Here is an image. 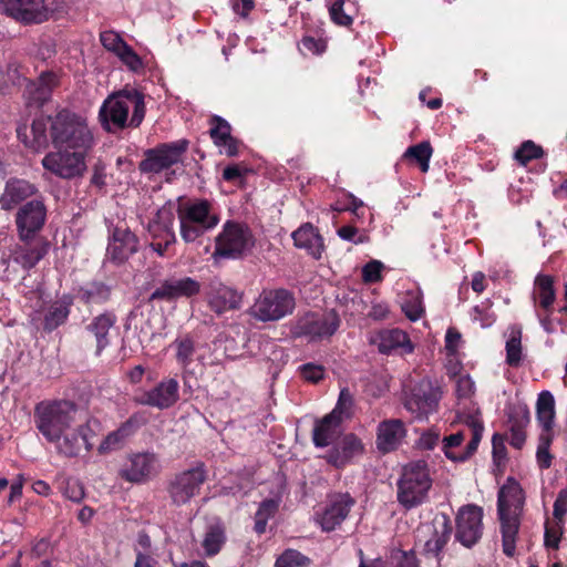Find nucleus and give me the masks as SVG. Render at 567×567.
<instances>
[{
    "mask_svg": "<svg viewBox=\"0 0 567 567\" xmlns=\"http://www.w3.org/2000/svg\"><path fill=\"white\" fill-rule=\"evenodd\" d=\"M522 329L517 326L509 328V336L506 341V362L517 367L522 361Z\"/></svg>",
    "mask_w": 567,
    "mask_h": 567,
    "instance_id": "nucleus-43",
    "label": "nucleus"
},
{
    "mask_svg": "<svg viewBox=\"0 0 567 567\" xmlns=\"http://www.w3.org/2000/svg\"><path fill=\"white\" fill-rule=\"evenodd\" d=\"M432 153L433 148L431 144L429 142H421L416 145L410 146L405 151L404 157L414 159L419 164L421 171L426 173L430 167Z\"/></svg>",
    "mask_w": 567,
    "mask_h": 567,
    "instance_id": "nucleus-44",
    "label": "nucleus"
},
{
    "mask_svg": "<svg viewBox=\"0 0 567 567\" xmlns=\"http://www.w3.org/2000/svg\"><path fill=\"white\" fill-rule=\"evenodd\" d=\"M19 140L34 151L44 150L49 141L55 148H71L90 152L94 135L87 120L76 113L62 110L54 116L38 117L29 130H17Z\"/></svg>",
    "mask_w": 567,
    "mask_h": 567,
    "instance_id": "nucleus-1",
    "label": "nucleus"
},
{
    "mask_svg": "<svg viewBox=\"0 0 567 567\" xmlns=\"http://www.w3.org/2000/svg\"><path fill=\"white\" fill-rule=\"evenodd\" d=\"M461 333L454 328H450L445 334V349L450 354H455L461 344Z\"/></svg>",
    "mask_w": 567,
    "mask_h": 567,
    "instance_id": "nucleus-64",
    "label": "nucleus"
},
{
    "mask_svg": "<svg viewBox=\"0 0 567 567\" xmlns=\"http://www.w3.org/2000/svg\"><path fill=\"white\" fill-rule=\"evenodd\" d=\"M106 254L112 261L121 264L136 252L137 237L125 225L110 226Z\"/></svg>",
    "mask_w": 567,
    "mask_h": 567,
    "instance_id": "nucleus-21",
    "label": "nucleus"
},
{
    "mask_svg": "<svg viewBox=\"0 0 567 567\" xmlns=\"http://www.w3.org/2000/svg\"><path fill=\"white\" fill-rule=\"evenodd\" d=\"M178 390L179 384L176 379H165L138 396L137 402L159 410L168 409L177 402Z\"/></svg>",
    "mask_w": 567,
    "mask_h": 567,
    "instance_id": "nucleus-24",
    "label": "nucleus"
},
{
    "mask_svg": "<svg viewBox=\"0 0 567 567\" xmlns=\"http://www.w3.org/2000/svg\"><path fill=\"white\" fill-rule=\"evenodd\" d=\"M392 558L395 560V567H419L413 551L396 550L393 553Z\"/></svg>",
    "mask_w": 567,
    "mask_h": 567,
    "instance_id": "nucleus-60",
    "label": "nucleus"
},
{
    "mask_svg": "<svg viewBox=\"0 0 567 567\" xmlns=\"http://www.w3.org/2000/svg\"><path fill=\"white\" fill-rule=\"evenodd\" d=\"M300 373L305 380L316 383L323 378L324 369L319 364L306 363L300 367Z\"/></svg>",
    "mask_w": 567,
    "mask_h": 567,
    "instance_id": "nucleus-56",
    "label": "nucleus"
},
{
    "mask_svg": "<svg viewBox=\"0 0 567 567\" xmlns=\"http://www.w3.org/2000/svg\"><path fill=\"white\" fill-rule=\"evenodd\" d=\"M71 300L62 299L50 306L44 316V329L52 331L63 324L70 315Z\"/></svg>",
    "mask_w": 567,
    "mask_h": 567,
    "instance_id": "nucleus-41",
    "label": "nucleus"
},
{
    "mask_svg": "<svg viewBox=\"0 0 567 567\" xmlns=\"http://www.w3.org/2000/svg\"><path fill=\"white\" fill-rule=\"evenodd\" d=\"M226 542L225 527L219 524H213L205 533L202 546L207 556H214L219 553Z\"/></svg>",
    "mask_w": 567,
    "mask_h": 567,
    "instance_id": "nucleus-42",
    "label": "nucleus"
},
{
    "mask_svg": "<svg viewBox=\"0 0 567 567\" xmlns=\"http://www.w3.org/2000/svg\"><path fill=\"white\" fill-rule=\"evenodd\" d=\"M110 296L109 288L99 282H93L80 290V297L87 303H99L105 301Z\"/></svg>",
    "mask_w": 567,
    "mask_h": 567,
    "instance_id": "nucleus-46",
    "label": "nucleus"
},
{
    "mask_svg": "<svg viewBox=\"0 0 567 567\" xmlns=\"http://www.w3.org/2000/svg\"><path fill=\"white\" fill-rule=\"evenodd\" d=\"M64 8L62 0H0V12L25 25L43 23Z\"/></svg>",
    "mask_w": 567,
    "mask_h": 567,
    "instance_id": "nucleus-7",
    "label": "nucleus"
},
{
    "mask_svg": "<svg viewBox=\"0 0 567 567\" xmlns=\"http://www.w3.org/2000/svg\"><path fill=\"white\" fill-rule=\"evenodd\" d=\"M207 471L203 463L177 473L168 483L167 492L176 506L188 504L196 497L206 482Z\"/></svg>",
    "mask_w": 567,
    "mask_h": 567,
    "instance_id": "nucleus-13",
    "label": "nucleus"
},
{
    "mask_svg": "<svg viewBox=\"0 0 567 567\" xmlns=\"http://www.w3.org/2000/svg\"><path fill=\"white\" fill-rule=\"evenodd\" d=\"M452 527L446 516L434 519V535L425 543V550L437 556L450 539Z\"/></svg>",
    "mask_w": 567,
    "mask_h": 567,
    "instance_id": "nucleus-38",
    "label": "nucleus"
},
{
    "mask_svg": "<svg viewBox=\"0 0 567 567\" xmlns=\"http://www.w3.org/2000/svg\"><path fill=\"white\" fill-rule=\"evenodd\" d=\"M567 513V488L561 489L554 503V517L557 522L564 523V517Z\"/></svg>",
    "mask_w": 567,
    "mask_h": 567,
    "instance_id": "nucleus-61",
    "label": "nucleus"
},
{
    "mask_svg": "<svg viewBox=\"0 0 567 567\" xmlns=\"http://www.w3.org/2000/svg\"><path fill=\"white\" fill-rule=\"evenodd\" d=\"M133 433V423L125 422L117 430L109 433L97 447L100 454H107L120 450L125 444L126 439Z\"/></svg>",
    "mask_w": 567,
    "mask_h": 567,
    "instance_id": "nucleus-39",
    "label": "nucleus"
},
{
    "mask_svg": "<svg viewBox=\"0 0 567 567\" xmlns=\"http://www.w3.org/2000/svg\"><path fill=\"white\" fill-rule=\"evenodd\" d=\"M24 82L23 97L29 105L39 107L50 100L58 79L52 72H43L37 81L24 80Z\"/></svg>",
    "mask_w": 567,
    "mask_h": 567,
    "instance_id": "nucleus-26",
    "label": "nucleus"
},
{
    "mask_svg": "<svg viewBox=\"0 0 567 567\" xmlns=\"http://www.w3.org/2000/svg\"><path fill=\"white\" fill-rule=\"evenodd\" d=\"M255 237L244 224L227 221L216 237L215 258L238 259L251 251Z\"/></svg>",
    "mask_w": 567,
    "mask_h": 567,
    "instance_id": "nucleus-8",
    "label": "nucleus"
},
{
    "mask_svg": "<svg viewBox=\"0 0 567 567\" xmlns=\"http://www.w3.org/2000/svg\"><path fill=\"white\" fill-rule=\"evenodd\" d=\"M342 423L329 414L318 420L312 430L313 444L317 447H327L336 443L342 434Z\"/></svg>",
    "mask_w": 567,
    "mask_h": 567,
    "instance_id": "nucleus-31",
    "label": "nucleus"
},
{
    "mask_svg": "<svg viewBox=\"0 0 567 567\" xmlns=\"http://www.w3.org/2000/svg\"><path fill=\"white\" fill-rule=\"evenodd\" d=\"M529 423V413L527 410L520 409L509 414L508 426H509V444L515 449H522L526 433L525 429Z\"/></svg>",
    "mask_w": 567,
    "mask_h": 567,
    "instance_id": "nucleus-37",
    "label": "nucleus"
},
{
    "mask_svg": "<svg viewBox=\"0 0 567 567\" xmlns=\"http://www.w3.org/2000/svg\"><path fill=\"white\" fill-rule=\"evenodd\" d=\"M543 155V150L537 146L532 141H526L522 144V146L516 151L515 158L522 163L523 165H526L527 162L539 158Z\"/></svg>",
    "mask_w": 567,
    "mask_h": 567,
    "instance_id": "nucleus-52",
    "label": "nucleus"
},
{
    "mask_svg": "<svg viewBox=\"0 0 567 567\" xmlns=\"http://www.w3.org/2000/svg\"><path fill=\"white\" fill-rule=\"evenodd\" d=\"M91 184L99 188L106 184V165L101 161H97L93 166Z\"/></svg>",
    "mask_w": 567,
    "mask_h": 567,
    "instance_id": "nucleus-63",
    "label": "nucleus"
},
{
    "mask_svg": "<svg viewBox=\"0 0 567 567\" xmlns=\"http://www.w3.org/2000/svg\"><path fill=\"white\" fill-rule=\"evenodd\" d=\"M533 296L535 299H538L539 306L548 311L556 297L553 277L538 275L535 279Z\"/></svg>",
    "mask_w": 567,
    "mask_h": 567,
    "instance_id": "nucleus-40",
    "label": "nucleus"
},
{
    "mask_svg": "<svg viewBox=\"0 0 567 567\" xmlns=\"http://www.w3.org/2000/svg\"><path fill=\"white\" fill-rule=\"evenodd\" d=\"M525 502L520 485L512 477L501 487L497 497V512L501 522L503 551L512 557L515 554L519 515Z\"/></svg>",
    "mask_w": 567,
    "mask_h": 567,
    "instance_id": "nucleus-3",
    "label": "nucleus"
},
{
    "mask_svg": "<svg viewBox=\"0 0 567 567\" xmlns=\"http://www.w3.org/2000/svg\"><path fill=\"white\" fill-rule=\"evenodd\" d=\"M338 236L347 241H351L355 245L364 244L370 240L369 234L367 230H360L359 228L347 225L338 229Z\"/></svg>",
    "mask_w": 567,
    "mask_h": 567,
    "instance_id": "nucleus-51",
    "label": "nucleus"
},
{
    "mask_svg": "<svg viewBox=\"0 0 567 567\" xmlns=\"http://www.w3.org/2000/svg\"><path fill=\"white\" fill-rule=\"evenodd\" d=\"M48 252V245L42 241H32L29 239L22 241L13 250V259L23 268L34 267Z\"/></svg>",
    "mask_w": 567,
    "mask_h": 567,
    "instance_id": "nucleus-35",
    "label": "nucleus"
},
{
    "mask_svg": "<svg viewBox=\"0 0 567 567\" xmlns=\"http://www.w3.org/2000/svg\"><path fill=\"white\" fill-rule=\"evenodd\" d=\"M200 284L190 278L169 279L164 281L154 292V299H177L181 297H192L199 292Z\"/></svg>",
    "mask_w": 567,
    "mask_h": 567,
    "instance_id": "nucleus-28",
    "label": "nucleus"
},
{
    "mask_svg": "<svg viewBox=\"0 0 567 567\" xmlns=\"http://www.w3.org/2000/svg\"><path fill=\"white\" fill-rule=\"evenodd\" d=\"M432 475L429 465L423 460L412 461L402 467L398 481L396 498L405 509L422 505L432 487Z\"/></svg>",
    "mask_w": 567,
    "mask_h": 567,
    "instance_id": "nucleus-5",
    "label": "nucleus"
},
{
    "mask_svg": "<svg viewBox=\"0 0 567 567\" xmlns=\"http://www.w3.org/2000/svg\"><path fill=\"white\" fill-rule=\"evenodd\" d=\"M188 147L186 140L165 143L157 147L147 150L144 159L140 163L143 173L157 174L179 163Z\"/></svg>",
    "mask_w": 567,
    "mask_h": 567,
    "instance_id": "nucleus-16",
    "label": "nucleus"
},
{
    "mask_svg": "<svg viewBox=\"0 0 567 567\" xmlns=\"http://www.w3.org/2000/svg\"><path fill=\"white\" fill-rule=\"evenodd\" d=\"M353 505L354 499L349 494H336L322 512L316 514V522L323 532H332L348 517Z\"/></svg>",
    "mask_w": 567,
    "mask_h": 567,
    "instance_id": "nucleus-19",
    "label": "nucleus"
},
{
    "mask_svg": "<svg viewBox=\"0 0 567 567\" xmlns=\"http://www.w3.org/2000/svg\"><path fill=\"white\" fill-rule=\"evenodd\" d=\"M231 127L227 121L219 116L212 118L210 136L221 153L228 156H235L238 153V143L231 136Z\"/></svg>",
    "mask_w": 567,
    "mask_h": 567,
    "instance_id": "nucleus-34",
    "label": "nucleus"
},
{
    "mask_svg": "<svg viewBox=\"0 0 567 567\" xmlns=\"http://www.w3.org/2000/svg\"><path fill=\"white\" fill-rule=\"evenodd\" d=\"M474 390H475V383L471 379L470 375L464 374V375H460L456 379V395L460 399L470 398L474 393Z\"/></svg>",
    "mask_w": 567,
    "mask_h": 567,
    "instance_id": "nucleus-57",
    "label": "nucleus"
},
{
    "mask_svg": "<svg viewBox=\"0 0 567 567\" xmlns=\"http://www.w3.org/2000/svg\"><path fill=\"white\" fill-rule=\"evenodd\" d=\"M295 246L306 249L315 259H320L323 251V239L311 224H305L292 233Z\"/></svg>",
    "mask_w": 567,
    "mask_h": 567,
    "instance_id": "nucleus-32",
    "label": "nucleus"
},
{
    "mask_svg": "<svg viewBox=\"0 0 567 567\" xmlns=\"http://www.w3.org/2000/svg\"><path fill=\"white\" fill-rule=\"evenodd\" d=\"M406 435L404 423L398 419L382 421L378 425L377 447L383 453L396 450Z\"/></svg>",
    "mask_w": 567,
    "mask_h": 567,
    "instance_id": "nucleus-27",
    "label": "nucleus"
},
{
    "mask_svg": "<svg viewBox=\"0 0 567 567\" xmlns=\"http://www.w3.org/2000/svg\"><path fill=\"white\" fill-rule=\"evenodd\" d=\"M383 264L379 260H371L362 268V279L364 282L373 284L382 279Z\"/></svg>",
    "mask_w": 567,
    "mask_h": 567,
    "instance_id": "nucleus-54",
    "label": "nucleus"
},
{
    "mask_svg": "<svg viewBox=\"0 0 567 567\" xmlns=\"http://www.w3.org/2000/svg\"><path fill=\"white\" fill-rule=\"evenodd\" d=\"M381 353H392L400 351V353H411L413 344L411 343L408 334L400 329H384L374 333L371 339Z\"/></svg>",
    "mask_w": 567,
    "mask_h": 567,
    "instance_id": "nucleus-25",
    "label": "nucleus"
},
{
    "mask_svg": "<svg viewBox=\"0 0 567 567\" xmlns=\"http://www.w3.org/2000/svg\"><path fill=\"white\" fill-rule=\"evenodd\" d=\"M330 17L339 25H349L352 18L343 12V0H337L330 8Z\"/></svg>",
    "mask_w": 567,
    "mask_h": 567,
    "instance_id": "nucleus-58",
    "label": "nucleus"
},
{
    "mask_svg": "<svg viewBox=\"0 0 567 567\" xmlns=\"http://www.w3.org/2000/svg\"><path fill=\"white\" fill-rule=\"evenodd\" d=\"M551 443L550 433H542L539 435V442L537 446V463L542 468H548L551 464V455L549 453V446Z\"/></svg>",
    "mask_w": 567,
    "mask_h": 567,
    "instance_id": "nucleus-50",
    "label": "nucleus"
},
{
    "mask_svg": "<svg viewBox=\"0 0 567 567\" xmlns=\"http://www.w3.org/2000/svg\"><path fill=\"white\" fill-rule=\"evenodd\" d=\"M175 216L169 207H162L156 216L148 224V231L153 239H166V244H174L176 235L174 231Z\"/></svg>",
    "mask_w": 567,
    "mask_h": 567,
    "instance_id": "nucleus-33",
    "label": "nucleus"
},
{
    "mask_svg": "<svg viewBox=\"0 0 567 567\" xmlns=\"http://www.w3.org/2000/svg\"><path fill=\"white\" fill-rule=\"evenodd\" d=\"M563 524L556 522L555 524H546L545 526V546L553 549H558L559 542L563 535Z\"/></svg>",
    "mask_w": 567,
    "mask_h": 567,
    "instance_id": "nucleus-53",
    "label": "nucleus"
},
{
    "mask_svg": "<svg viewBox=\"0 0 567 567\" xmlns=\"http://www.w3.org/2000/svg\"><path fill=\"white\" fill-rule=\"evenodd\" d=\"M102 45L116 56L128 45L115 31H104L100 35Z\"/></svg>",
    "mask_w": 567,
    "mask_h": 567,
    "instance_id": "nucleus-48",
    "label": "nucleus"
},
{
    "mask_svg": "<svg viewBox=\"0 0 567 567\" xmlns=\"http://www.w3.org/2000/svg\"><path fill=\"white\" fill-rule=\"evenodd\" d=\"M100 431V422L95 419H89L86 422L72 425L64 430L59 437L51 440L56 453L64 457H75L80 453L91 451L93 449V440Z\"/></svg>",
    "mask_w": 567,
    "mask_h": 567,
    "instance_id": "nucleus-9",
    "label": "nucleus"
},
{
    "mask_svg": "<svg viewBox=\"0 0 567 567\" xmlns=\"http://www.w3.org/2000/svg\"><path fill=\"white\" fill-rule=\"evenodd\" d=\"M439 400V389L429 380H422L405 399V408L414 417L422 419L436 410Z\"/></svg>",
    "mask_w": 567,
    "mask_h": 567,
    "instance_id": "nucleus-18",
    "label": "nucleus"
},
{
    "mask_svg": "<svg viewBox=\"0 0 567 567\" xmlns=\"http://www.w3.org/2000/svg\"><path fill=\"white\" fill-rule=\"evenodd\" d=\"M296 307L293 295L287 289L262 290L250 308V315L262 322L277 321L292 313Z\"/></svg>",
    "mask_w": 567,
    "mask_h": 567,
    "instance_id": "nucleus-10",
    "label": "nucleus"
},
{
    "mask_svg": "<svg viewBox=\"0 0 567 567\" xmlns=\"http://www.w3.org/2000/svg\"><path fill=\"white\" fill-rule=\"evenodd\" d=\"M89 152L71 148H56L41 161L43 168L62 179L82 177L86 172Z\"/></svg>",
    "mask_w": 567,
    "mask_h": 567,
    "instance_id": "nucleus-11",
    "label": "nucleus"
},
{
    "mask_svg": "<svg viewBox=\"0 0 567 567\" xmlns=\"http://www.w3.org/2000/svg\"><path fill=\"white\" fill-rule=\"evenodd\" d=\"M402 310L406 315V317L412 320H419L424 313V307L422 303V298L419 292L411 293L409 299H406L402 305Z\"/></svg>",
    "mask_w": 567,
    "mask_h": 567,
    "instance_id": "nucleus-49",
    "label": "nucleus"
},
{
    "mask_svg": "<svg viewBox=\"0 0 567 567\" xmlns=\"http://www.w3.org/2000/svg\"><path fill=\"white\" fill-rule=\"evenodd\" d=\"M175 351V359L179 367L187 370L195 361L203 362L205 357L200 353V344L186 333L178 336L171 344Z\"/></svg>",
    "mask_w": 567,
    "mask_h": 567,
    "instance_id": "nucleus-29",
    "label": "nucleus"
},
{
    "mask_svg": "<svg viewBox=\"0 0 567 567\" xmlns=\"http://www.w3.org/2000/svg\"><path fill=\"white\" fill-rule=\"evenodd\" d=\"M178 220L181 237L185 243H194L219 223V216L206 199H196L179 205Z\"/></svg>",
    "mask_w": 567,
    "mask_h": 567,
    "instance_id": "nucleus-6",
    "label": "nucleus"
},
{
    "mask_svg": "<svg viewBox=\"0 0 567 567\" xmlns=\"http://www.w3.org/2000/svg\"><path fill=\"white\" fill-rule=\"evenodd\" d=\"M340 326V318L334 311L307 312L300 316L292 328L297 337L309 342H319L332 337Z\"/></svg>",
    "mask_w": 567,
    "mask_h": 567,
    "instance_id": "nucleus-12",
    "label": "nucleus"
},
{
    "mask_svg": "<svg viewBox=\"0 0 567 567\" xmlns=\"http://www.w3.org/2000/svg\"><path fill=\"white\" fill-rule=\"evenodd\" d=\"M440 442V433L433 430H429L421 434L416 442V446L420 450H433Z\"/></svg>",
    "mask_w": 567,
    "mask_h": 567,
    "instance_id": "nucleus-59",
    "label": "nucleus"
},
{
    "mask_svg": "<svg viewBox=\"0 0 567 567\" xmlns=\"http://www.w3.org/2000/svg\"><path fill=\"white\" fill-rule=\"evenodd\" d=\"M310 560L301 553L288 549L276 560V567H308Z\"/></svg>",
    "mask_w": 567,
    "mask_h": 567,
    "instance_id": "nucleus-47",
    "label": "nucleus"
},
{
    "mask_svg": "<svg viewBox=\"0 0 567 567\" xmlns=\"http://www.w3.org/2000/svg\"><path fill=\"white\" fill-rule=\"evenodd\" d=\"M64 496L72 502L79 503L84 497V489L76 481H68L64 488Z\"/></svg>",
    "mask_w": 567,
    "mask_h": 567,
    "instance_id": "nucleus-62",
    "label": "nucleus"
},
{
    "mask_svg": "<svg viewBox=\"0 0 567 567\" xmlns=\"http://www.w3.org/2000/svg\"><path fill=\"white\" fill-rule=\"evenodd\" d=\"M484 426L472 419L467 427L443 439V452L452 461H465L475 453L482 440Z\"/></svg>",
    "mask_w": 567,
    "mask_h": 567,
    "instance_id": "nucleus-14",
    "label": "nucleus"
},
{
    "mask_svg": "<svg viewBox=\"0 0 567 567\" xmlns=\"http://www.w3.org/2000/svg\"><path fill=\"white\" fill-rule=\"evenodd\" d=\"M47 207L41 199H33L22 205L16 216L17 229L21 241L32 239L44 225Z\"/></svg>",
    "mask_w": 567,
    "mask_h": 567,
    "instance_id": "nucleus-17",
    "label": "nucleus"
},
{
    "mask_svg": "<svg viewBox=\"0 0 567 567\" xmlns=\"http://www.w3.org/2000/svg\"><path fill=\"white\" fill-rule=\"evenodd\" d=\"M206 298L209 308L217 315H221L228 310L238 309L243 301V293L219 279H213L207 286Z\"/></svg>",
    "mask_w": 567,
    "mask_h": 567,
    "instance_id": "nucleus-22",
    "label": "nucleus"
},
{
    "mask_svg": "<svg viewBox=\"0 0 567 567\" xmlns=\"http://www.w3.org/2000/svg\"><path fill=\"white\" fill-rule=\"evenodd\" d=\"M79 406L69 400H47L34 409V422L38 431L50 442L63 434L66 427L75 425Z\"/></svg>",
    "mask_w": 567,
    "mask_h": 567,
    "instance_id": "nucleus-4",
    "label": "nucleus"
},
{
    "mask_svg": "<svg viewBox=\"0 0 567 567\" xmlns=\"http://www.w3.org/2000/svg\"><path fill=\"white\" fill-rule=\"evenodd\" d=\"M115 317L110 313H102L93 318V320L86 326V331L92 334L96 342L97 355L110 344L109 334L115 324Z\"/></svg>",
    "mask_w": 567,
    "mask_h": 567,
    "instance_id": "nucleus-36",
    "label": "nucleus"
},
{
    "mask_svg": "<svg viewBox=\"0 0 567 567\" xmlns=\"http://www.w3.org/2000/svg\"><path fill=\"white\" fill-rule=\"evenodd\" d=\"M161 472V462L153 452L130 453L125 457L118 475L131 484H145Z\"/></svg>",
    "mask_w": 567,
    "mask_h": 567,
    "instance_id": "nucleus-15",
    "label": "nucleus"
},
{
    "mask_svg": "<svg viewBox=\"0 0 567 567\" xmlns=\"http://www.w3.org/2000/svg\"><path fill=\"white\" fill-rule=\"evenodd\" d=\"M364 446L361 440L353 433L344 434L341 440L326 453V461L337 468L344 467L355 457L362 455Z\"/></svg>",
    "mask_w": 567,
    "mask_h": 567,
    "instance_id": "nucleus-23",
    "label": "nucleus"
},
{
    "mask_svg": "<svg viewBox=\"0 0 567 567\" xmlns=\"http://www.w3.org/2000/svg\"><path fill=\"white\" fill-rule=\"evenodd\" d=\"M144 94L136 89H124L109 95L99 111L101 126L109 133L136 128L145 117Z\"/></svg>",
    "mask_w": 567,
    "mask_h": 567,
    "instance_id": "nucleus-2",
    "label": "nucleus"
},
{
    "mask_svg": "<svg viewBox=\"0 0 567 567\" xmlns=\"http://www.w3.org/2000/svg\"><path fill=\"white\" fill-rule=\"evenodd\" d=\"M353 408V396L350 391L344 388L340 391L338 402L334 409L329 413L332 417L339 419L341 422L351 416Z\"/></svg>",
    "mask_w": 567,
    "mask_h": 567,
    "instance_id": "nucleus-45",
    "label": "nucleus"
},
{
    "mask_svg": "<svg viewBox=\"0 0 567 567\" xmlns=\"http://www.w3.org/2000/svg\"><path fill=\"white\" fill-rule=\"evenodd\" d=\"M35 193L37 187L28 181L10 179L6 183L4 190L0 195V206L4 210H10Z\"/></svg>",
    "mask_w": 567,
    "mask_h": 567,
    "instance_id": "nucleus-30",
    "label": "nucleus"
},
{
    "mask_svg": "<svg viewBox=\"0 0 567 567\" xmlns=\"http://www.w3.org/2000/svg\"><path fill=\"white\" fill-rule=\"evenodd\" d=\"M483 511L475 505L460 509L456 517V538L466 547L473 546L482 536Z\"/></svg>",
    "mask_w": 567,
    "mask_h": 567,
    "instance_id": "nucleus-20",
    "label": "nucleus"
},
{
    "mask_svg": "<svg viewBox=\"0 0 567 567\" xmlns=\"http://www.w3.org/2000/svg\"><path fill=\"white\" fill-rule=\"evenodd\" d=\"M117 58L133 72H138L143 69L142 59L130 45H127Z\"/></svg>",
    "mask_w": 567,
    "mask_h": 567,
    "instance_id": "nucleus-55",
    "label": "nucleus"
}]
</instances>
